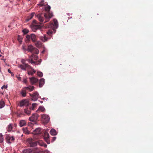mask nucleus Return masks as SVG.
<instances>
[{
  "instance_id": "f257e3e1",
  "label": "nucleus",
  "mask_w": 153,
  "mask_h": 153,
  "mask_svg": "<svg viewBox=\"0 0 153 153\" xmlns=\"http://www.w3.org/2000/svg\"><path fill=\"white\" fill-rule=\"evenodd\" d=\"M48 13H45L44 15L43 14H39L38 15L39 19L41 22H42L44 21V18H43V16H44L45 19V20L44 22L49 21L50 19L52 17L53 14L52 13H50V12Z\"/></svg>"
},
{
  "instance_id": "f03ea898",
  "label": "nucleus",
  "mask_w": 153,
  "mask_h": 153,
  "mask_svg": "<svg viewBox=\"0 0 153 153\" xmlns=\"http://www.w3.org/2000/svg\"><path fill=\"white\" fill-rule=\"evenodd\" d=\"M25 60L24 59L22 60L21 62L22 63V65H19L18 66V67L20 68L21 69L26 71L27 69H31L33 71V72H35L36 70L32 68L30 65H28L25 62Z\"/></svg>"
},
{
  "instance_id": "7ed1b4c3",
  "label": "nucleus",
  "mask_w": 153,
  "mask_h": 153,
  "mask_svg": "<svg viewBox=\"0 0 153 153\" xmlns=\"http://www.w3.org/2000/svg\"><path fill=\"white\" fill-rule=\"evenodd\" d=\"M27 142L30 147H33L37 145L38 141L37 142L31 138H29L27 139Z\"/></svg>"
},
{
  "instance_id": "20e7f679",
  "label": "nucleus",
  "mask_w": 153,
  "mask_h": 153,
  "mask_svg": "<svg viewBox=\"0 0 153 153\" xmlns=\"http://www.w3.org/2000/svg\"><path fill=\"white\" fill-rule=\"evenodd\" d=\"M42 120L45 124L47 123L50 120L49 116L46 114L41 115Z\"/></svg>"
},
{
  "instance_id": "39448f33",
  "label": "nucleus",
  "mask_w": 153,
  "mask_h": 153,
  "mask_svg": "<svg viewBox=\"0 0 153 153\" xmlns=\"http://www.w3.org/2000/svg\"><path fill=\"white\" fill-rule=\"evenodd\" d=\"M29 95L32 97V100L34 101H36L39 98V94L37 91L34 92L32 94L30 93Z\"/></svg>"
},
{
  "instance_id": "423d86ee",
  "label": "nucleus",
  "mask_w": 153,
  "mask_h": 153,
  "mask_svg": "<svg viewBox=\"0 0 153 153\" xmlns=\"http://www.w3.org/2000/svg\"><path fill=\"white\" fill-rule=\"evenodd\" d=\"M6 142L9 143H10L15 140L14 137L13 136H11L9 135H7L6 137Z\"/></svg>"
},
{
  "instance_id": "0eeeda50",
  "label": "nucleus",
  "mask_w": 153,
  "mask_h": 153,
  "mask_svg": "<svg viewBox=\"0 0 153 153\" xmlns=\"http://www.w3.org/2000/svg\"><path fill=\"white\" fill-rule=\"evenodd\" d=\"M39 115L36 114H33L32 116L29 117V119L30 121L32 122H35L37 120Z\"/></svg>"
},
{
  "instance_id": "6e6552de",
  "label": "nucleus",
  "mask_w": 153,
  "mask_h": 153,
  "mask_svg": "<svg viewBox=\"0 0 153 153\" xmlns=\"http://www.w3.org/2000/svg\"><path fill=\"white\" fill-rule=\"evenodd\" d=\"M49 134L46 132L44 133V139L45 141L48 144H49L50 143V140H49Z\"/></svg>"
},
{
  "instance_id": "1a4fd4ad",
  "label": "nucleus",
  "mask_w": 153,
  "mask_h": 153,
  "mask_svg": "<svg viewBox=\"0 0 153 153\" xmlns=\"http://www.w3.org/2000/svg\"><path fill=\"white\" fill-rule=\"evenodd\" d=\"M29 79L30 80V82L32 85L35 84L38 81V79L34 77L29 78Z\"/></svg>"
},
{
  "instance_id": "9d476101",
  "label": "nucleus",
  "mask_w": 153,
  "mask_h": 153,
  "mask_svg": "<svg viewBox=\"0 0 153 153\" xmlns=\"http://www.w3.org/2000/svg\"><path fill=\"white\" fill-rule=\"evenodd\" d=\"M28 101L27 100H23L21 101L19 103V105L22 107L24 105H28Z\"/></svg>"
},
{
  "instance_id": "9b49d317",
  "label": "nucleus",
  "mask_w": 153,
  "mask_h": 153,
  "mask_svg": "<svg viewBox=\"0 0 153 153\" xmlns=\"http://www.w3.org/2000/svg\"><path fill=\"white\" fill-rule=\"evenodd\" d=\"M34 48L31 45H29L28 46L27 48V49H26L25 48H24V47H23V49L24 50L27 51L31 53H33Z\"/></svg>"
},
{
  "instance_id": "f8f14e48",
  "label": "nucleus",
  "mask_w": 153,
  "mask_h": 153,
  "mask_svg": "<svg viewBox=\"0 0 153 153\" xmlns=\"http://www.w3.org/2000/svg\"><path fill=\"white\" fill-rule=\"evenodd\" d=\"M32 152L33 153H42V151H41L38 148L36 147L34 148H31Z\"/></svg>"
},
{
  "instance_id": "ddd939ff",
  "label": "nucleus",
  "mask_w": 153,
  "mask_h": 153,
  "mask_svg": "<svg viewBox=\"0 0 153 153\" xmlns=\"http://www.w3.org/2000/svg\"><path fill=\"white\" fill-rule=\"evenodd\" d=\"M39 38L42 41L45 42L47 41L48 39H50V37H49V38L47 37L45 35H44L43 36H40Z\"/></svg>"
},
{
  "instance_id": "4468645a",
  "label": "nucleus",
  "mask_w": 153,
  "mask_h": 153,
  "mask_svg": "<svg viewBox=\"0 0 153 153\" xmlns=\"http://www.w3.org/2000/svg\"><path fill=\"white\" fill-rule=\"evenodd\" d=\"M41 26L39 25H33L32 27V29L33 31L36 32L38 29H40Z\"/></svg>"
},
{
  "instance_id": "2eb2a0df",
  "label": "nucleus",
  "mask_w": 153,
  "mask_h": 153,
  "mask_svg": "<svg viewBox=\"0 0 153 153\" xmlns=\"http://www.w3.org/2000/svg\"><path fill=\"white\" fill-rule=\"evenodd\" d=\"M27 90H28L30 91H31L33 90L34 88V87L33 86H31L29 85L28 87H24Z\"/></svg>"
},
{
  "instance_id": "dca6fc26",
  "label": "nucleus",
  "mask_w": 153,
  "mask_h": 153,
  "mask_svg": "<svg viewBox=\"0 0 153 153\" xmlns=\"http://www.w3.org/2000/svg\"><path fill=\"white\" fill-rule=\"evenodd\" d=\"M27 92L26 90L25 89L24 87L23 88L22 90L21 94L22 95V97H25L26 95V94Z\"/></svg>"
},
{
  "instance_id": "f3484780",
  "label": "nucleus",
  "mask_w": 153,
  "mask_h": 153,
  "mask_svg": "<svg viewBox=\"0 0 153 153\" xmlns=\"http://www.w3.org/2000/svg\"><path fill=\"white\" fill-rule=\"evenodd\" d=\"M31 148H28L23 150L22 151L23 153H31L32 152Z\"/></svg>"
},
{
  "instance_id": "a211bd4d",
  "label": "nucleus",
  "mask_w": 153,
  "mask_h": 153,
  "mask_svg": "<svg viewBox=\"0 0 153 153\" xmlns=\"http://www.w3.org/2000/svg\"><path fill=\"white\" fill-rule=\"evenodd\" d=\"M35 14L34 12L32 13L29 16L27 19H26V21L27 22L30 19H32Z\"/></svg>"
},
{
  "instance_id": "6ab92c4d",
  "label": "nucleus",
  "mask_w": 153,
  "mask_h": 153,
  "mask_svg": "<svg viewBox=\"0 0 153 153\" xmlns=\"http://www.w3.org/2000/svg\"><path fill=\"white\" fill-rule=\"evenodd\" d=\"M27 73L29 75H31L32 76H33L34 73H35L36 72V71L35 72H33V71L32 70L31 68L30 69H27Z\"/></svg>"
},
{
  "instance_id": "aec40b11",
  "label": "nucleus",
  "mask_w": 153,
  "mask_h": 153,
  "mask_svg": "<svg viewBox=\"0 0 153 153\" xmlns=\"http://www.w3.org/2000/svg\"><path fill=\"white\" fill-rule=\"evenodd\" d=\"M31 39L33 42H35L36 40V35L33 34H31Z\"/></svg>"
},
{
  "instance_id": "412c9836",
  "label": "nucleus",
  "mask_w": 153,
  "mask_h": 153,
  "mask_svg": "<svg viewBox=\"0 0 153 153\" xmlns=\"http://www.w3.org/2000/svg\"><path fill=\"white\" fill-rule=\"evenodd\" d=\"M41 129L40 128H38L35 130L34 131V134H37L41 133Z\"/></svg>"
},
{
  "instance_id": "4be33fe9",
  "label": "nucleus",
  "mask_w": 153,
  "mask_h": 153,
  "mask_svg": "<svg viewBox=\"0 0 153 153\" xmlns=\"http://www.w3.org/2000/svg\"><path fill=\"white\" fill-rule=\"evenodd\" d=\"M50 133L51 135H56L57 134V133L56 130L54 129H52L50 131Z\"/></svg>"
},
{
  "instance_id": "5701e85b",
  "label": "nucleus",
  "mask_w": 153,
  "mask_h": 153,
  "mask_svg": "<svg viewBox=\"0 0 153 153\" xmlns=\"http://www.w3.org/2000/svg\"><path fill=\"white\" fill-rule=\"evenodd\" d=\"M45 83V79L43 78L41 79L39 81V87H42Z\"/></svg>"
},
{
  "instance_id": "b1692460",
  "label": "nucleus",
  "mask_w": 153,
  "mask_h": 153,
  "mask_svg": "<svg viewBox=\"0 0 153 153\" xmlns=\"http://www.w3.org/2000/svg\"><path fill=\"white\" fill-rule=\"evenodd\" d=\"M26 124V122L25 120H21L19 122V126L20 127L24 126Z\"/></svg>"
},
{
  "instance_id": "393cba45",
  "label": "nucleus",
  "mask_w": 153,
  "mask_h": 153,
  "mask_svg": "<svg viewBox=\"0 0 153 153\" xmlns=\"http://www.w3.org/2000/svg\"><path fill=\"white\" fill-rule=\"evenodd\" d=\"M27 60L31 64L34 63L36 65H39L38 63H37V62H35L33 61V59L31 58V59H28Z\"/></svg>"
},
{
  "instance_id": "a878e982",
  "label": "nucleus",
  "mask_w": 153,
  "mask_h": 153,
  "mask_svg": "<svg viewBox=\"0 0 153 153\" xmlns=\"http://www.w3.org/2000/svg\"><path fill=\"white\" fill-rule=\"evenodd\" d=\"M22 130L24 133L26 134H28L30 133L29 131L27 130V127L23 128H22Z\"/></svg>"
},
{
  "instance_id": "bb28decb",
  "label": "nucleus",
  "mask_w": 153,
  "mask_h": 153,
  "mask_svg": "<svg viewBox=\"0 0 153 153\" xmlns=\"http://www.w3.org/2000/svg\"><path fill=\"white\" fill-rule=\"evenodd\" d=\"M34 59L35 60H37L38 59V57L37 55H34L33 53L29 57V59H31V58Z\"/></svg>"
},
{
  "instance_id": "cd10ccee",
  "label": "nucleus",
  "mask_w": 153,
  "mask_h": 153,
  "mask_svg": "<svg viewBox=\"0 0 153 153\" xmlns=\"http://www.w3.org/2000/svg\"><path fill=\"white\" fill-rule=\"evenodd\" d=\"M35 42V45L36 46V47L38 48H40L41 47L42 43L40 42L36 41V42Z\"/></svg>"
},
{
  "instance_id": "c85d7f7f",
  "label": "nucleus",
  "mask_w": 153,
  "mask_h": 153,
  "mask_svg": "<svg viewBox=\"0 0 153 153\" xmlns=\"http://www.w3.org/2000/svg\"><path fill=\"white\" fill-rule=\"evenodd\" d=\"M38 144H39V145L41 146H44L45 148H46L47 146V145L46 144L42 142L38 141Z\"/></svg>"
},
{
  "instance_id": "c756f323",
  "label": "nucleus",
  "mask_w": 153,
  "mask_h": 153,
  "mask_svg": "<svg viewBox=\"0 0 153 153\" xmlns=\"http://www.w3.org/2000/svg\"><path fill=\"white\" fill-rule=\"evenodd\" d=\"M54 25H53L56 28H57L58 26V22L56 20L54 19L53 20Z\"/></svg>"
},
{
  "instance_id": "7c9ffc66",
  "label": "nucleus",
  "mask_w": 153,
  "mask_h": 153,
  "mask_svg": "<svg viewBox=\"0 0 153 153\" xmlns=\"http://www.w3.org/2000/svg\"><path fill=\"white\" fill-rule=\"evenodd\" d=\"M30 108L25 109H24L25 112L27 115H29L30 114Z\"/></svg>"
},
{
  "instance_id": "2f4dec72",
  "label": "nucleus",
  "mask_w": 153,
  "mask_h": 153,
  "mask_svg": "<svg viewBox=\"0 0 153 153\" xmlns=\"http://www.w3.org/2000/svg\"><path fill=\"white\" fill-rule=\"evenodd\" d=\"M5 105V103L3 101H0V108L3 107Z\"/></svg>"
},
{
  "instance_id": "473e14b6",
  "label": "nucleus",
  "mask_w": 153,
  "mask_h": 153,
  "mask_svg": "<svg viewBox=\"0 0 153 153\" xmlns=\"http://www.w3.org/2000/svg\"><path fill=\"white\" fill-rule=\"evenodd\" d=\"M33 53H34L37 54L39 53V51L38 49L34 48V49L33 50Z\"/></svg>"
},
{
  "instance_id": "72a5a7b5",
  "label": "nucleus",
  "mask_w": 153,
  "mask_h": 153,
  "mask_svg": "<svg viewBox=\"0 0 153 153\" xmlns=\"http://www.w3.org/2000/svg\"><path fill=\"white\" fill-rule=\"evenodd\" d=\"M3 136L1 133H0V143H2L3 142Z\"/></svg>"
},
{
  "instance_id": "f704fd0d",
  "label": "nucleus",
  "mask_w": 153,
  "mask_h": 153,
  "mask_svg": "<svg viewBox=\"0 0 153 153\" xmlns=\"http://www.w3.org/2000/svg\"><path fill=\"white\" fill-rule=\"evenodd\" d=\"M38 110L41 111L42 112H44L45 111V108L43 106H40L39 107Z\"/></svg>"
},
{
  "instance_id": "c9c22d12",
  "label": "nucleus",
  "mask_w": 153,
  "mask_h": 153,
  "mask_svg": "<svg viewBox=\"0 0 153 153\" xmlns=\"http://www.w3.org/2000/svg\"><path fill=\"white\" fill-rule=\"evenodd\" d=\"M53 31L51 30H49L47 32V33L48 35L49 36H50L52 34Z\"/></svg>"
},
{
  "instance_id": "e433bc0d",
  "label": "nucleus",
  "mask_w": 153,
  "mask_h": 153,
  "mask_svg": "<svg viewBox=\"0 0 153 153\" xmlns=\"http://www.w3.org/2000/svg\"><path fill=\"white\" fill-rule=\"evenodd\" d=\"M37 104L36 103H33L32 105V107L30 108L31 109V108H32V109L33 110H34Z\"/></svg>"
},
{
  "instance_id": "4c0bfd02",
  "label": "nucleus",
  "mask_w": 153,
  "mask_h": 153,
  "mask_svg": "<svg viewBox=\"0 0 153 153\" xmlns=\"http://www.w3.org/2000/svg\"><path fill=\"white\" fill-rule=\"evenodd\" d=\"M29 32V30L26 29H25L22 30V32L24 34H26L28 33Z\"/></svg>"
},
{
  "instance_id": "58836bf2",
  "label": "nucleus",
  "mask_w": 153,
  "mask_h": 153,
  "mask_svg": "<svg viewBox=\"0 0 153 153\" xmlns=\"http://www.w3.org/2000/svg\"><path fill=\"white\" fill-rule=\"evenodd\" d=\"M51 9V7L50 6L48 5V6L46 7L45 10L48 13L50 12V10Z\"/></svg>"
},
{
  "instance_id": "ea45409f",
  "label": "nucleus",
  "mask_w": 153,
  "mask_h": 153,
  "mask_svg": "<svg viewBox=\"0 0 153 153\" xmlns=\"http://www.w3.org/2000/svg\"><path fill=\"white\" fill-rule=\"evenodd\" d=\"M12 129V126L11 124H9L8 126V128H7V130L8 131H10Z\"/></svg>"
},
{
  "instance_id": "a19ab883",
  "label": "nucleus",
  "mask_w": 153,
  "mask_h": 153,
  "mask_svg": "<svg viewBox=\"0 0 153 153\" xmlns=\"http://www.w3.org/2000/svg\"><path fill=\"white\" fill-rule=\"evenodd\" d=\"M37 74L40 77H42L43 75V73L41 72L38 71L37 72Z\"/></svg>"
},
{
  "instance_id": "79ce46f5",
  "label": "nucleus",
  "mask_w": 153,
  "mask_h": 153,
  "mask_svg": "<svg viewBox=\"0 0 153 153\" xmlns=\"http://www.w3.org/2000/svg\"><path fill=\"white\" fill-rule=\"evenodd\" d=\"M26 38L28 41H30L31 39V36L27 35L26 36Z\"/></svg>"
},
{
  "instance_id": "37998d69",
  "label": "nucleus",
  "mask_w": 153,
  "mask_h": 153,
  "mask_svg": "<svg viewBox=\"0 0 153 153\" xmlns=\"http://www.w3.org/2000/svg\"><path fill=\"white\" fill-rule=\"evenodd\" d=\"M56 139V137H53L52 140L51 141V142H53Z\"/></svg>"
},
{
  "instance_id": "c03bdc74",
  "label": "nucleus",
  "mask_w": 153,
  "mask_h": 153,
  "mask_svg": "<svg viewBox=\"0 0 153 153\" xmlns=\"http://www.w3.org/2000/svg\"><path fill=\"white\" fill-rule=\"evenodd\" d=\"M7 85H3L1 87V88L2 89H3L4 88L6 89L7 88Z\"/></svg>"
},
{
  "instance_id": "a18cd8bd",
  "label": "nucleus",
  "mask_w": 153,
  "mask_h": 153,
  "mask_svg": "<svg viewBox=\"0 0 153 153\" xmlns=\"http://www.w3.org/2000/svg\"><path fill=\"white\" fill-rule=\"evenodd\" d=\"M23 82H24L25 84H27V79H25L23 80Z\"/></svg>"
},
{
  "instance_id": "49530a36",
  "label": "nucleus",
  "mask_w": 153,
  "mask_h": 153,
  "mask_svg": "<svg viewBox=\"0 0 153 153\" xmlns=\"http://www.w3.org/2000/svg\"><path fill=\"white\" fill-rule=\"evenodd\" d=\"M49 152L48 150H45L43 152H42V153H48Z\"/></svg>"
},
{
  "instance_id": "de8ad7c7",
  "label": "nucleus",
  "mask_w": 153,
  "mask_h": 153,
  "mask_svg": "<svg viewBox=\"0 0 153 153\" xmlns=\"http://www.w3.org/2000/svg\"><path fill=\"white\" fill-rule=\"evenodd\" d=\"M8 71L9 73L11 74H12V72H11V71L10 70V69H8Z\"/></svg>"
},
{
  "instance_id": "09e8293b",
  "label": "nucleus",
  "mask_w": 153,
  "mask_h": 153,
  "mask_svg": "<svg viewBox=\"0 0 153 153\" xmlns=\"http://www.w3.org/2000/svg\"><path fill=\"white\" fill-rule=\"evenodd\" d=\"M42 59H39V61H38V62H39L38 64H40V62H42Z\"/></svg>"
},
{
  "instance_id": "8fccbe9b",
  "label": "nucleus",
  "mask_w": 153,
  "mask_h": 153,
  "mask_svg": "<svg viewBox=\"0 0 153 153\" xmlns=\"http://www.w3.org/2000/svg\"><path fill=\"white\" fill-rule=\"evenodd\" d=\"M36 22V20H34L33 21V22L34 23H35Z\"/></svg>"
},
{
  "instance_id": "3c124183",
  "label": "nucleus",
  "mask_w": 153,
  "mask_h": 153,
  "mask_svg": "<svg viewBox=\"0 0 153 153\" xmlns=\"http://www.w3.org/2000/svg\"><path fill=\"white\" fill-rule=\"evenodd\" d=\"M20 40V39H18L19 41H21Z\"/></svg>"
},
{
  "instance_id": "603ef678",
  "label": "nucleus",
  "mask_w": 153,
  "mask_h": 153,
  "mask_svg": "<svg viewBox=\"0 0 153 153\" xmlns=\"http://www.w3.org/2000/svg\"><path fill=\"white\" fill-rule=\"evenodd\" d=\"M20 40V39H18L19 41H21Z\"/></svg>"
},
{
  "instance_id": "864d4df0",
  "label": "nucleus",
  "mask_w": 153,
  "mask_h": 153,
  "mask_svg": "<svg viewBox=\"0 0 153 153\" xmlns=\"http://www.w3.org/2000/svg\"><path fill=\"white\" fill-rule=\"evenodd\" d=\"M1 55L0 54V57H1Z\"/></svg>"
},
{
  "instance_id": "5fc2aeb1",
  "label": "nucleus",
  "mask_w": 153,
  "mask_h": 153,
  "mask_svg": "<svg viewBox=\"0 0 153 153\" xmlns=\"http://www.w3.org/2000/svg\"><path fill=\"white\" fill-rule=\"evenodd\" d=\"M41 103H42V101H41Z\"/></svg>"
}]
</instances>
